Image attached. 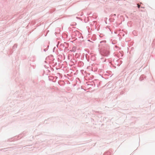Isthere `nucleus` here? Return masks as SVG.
Returning a JSON list of instances; mask_svg holds the SVG:
<instances>
[{
  "label": "nucleus",
  "instance_id": "nucleus-1",
  "mask_svg": "<svg viewBox=\"0 0 155 155\" xmlns=\"http://www.w3.org/2000/svg\"><path fill=\"white\" fill-rule=\"evenodd\" d=\"M137 6L138 8H139L140 7V5L139 4H137Z\"/></svg>",
  "mask_w": 155,
  "mask_h": 155
}]
</instances>
